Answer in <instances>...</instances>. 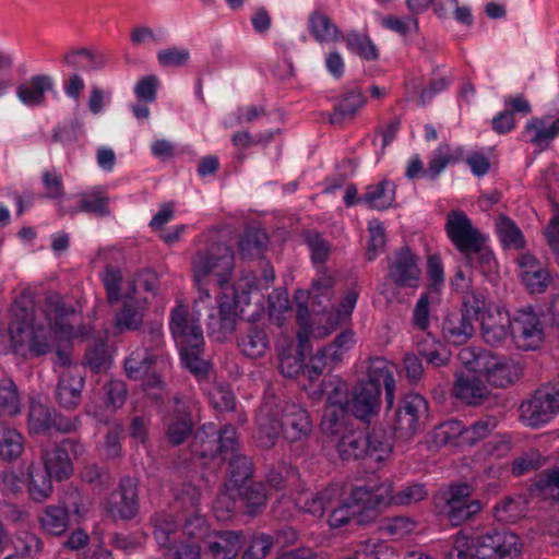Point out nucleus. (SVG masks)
I'll list each match as a JSON object with an SVG mask.
<instances>
[{
	"label": "nucleus",
	"instance_id": "473e14b6",
	"mask_svg": "<svg viewBox=\"0 0 559 559\" xmlns=\"http://www.w3.org/2000/svg\"><path fill=\"white\" fill-rule=\"evenodd\" d=\"M237 343L247 357H262L270 344L265 324L249 323L247 329L238 336Z\"/></svg>",
	"mask_w": 559,
	"mask_h": 559
},
{
	"label": "nucleus",
	"instance_id": "bf43d9fd",
	"mask_svg": "<svg viewBox=\"0 0 559 559\" xmlns=\"http://www.w3.org/2000/svg\"><path fill=\"white\" fill-rule=\"evenodd\" d=\"M497 420L493 417H486L475 420L471 425L464 426L463 445L473 447L477 442L489 437L497 427Z\"/></svg>",
	"mask_w": 559,
	"mask_h": 559
},
{
	"label": "nucleus",
	"instance_id": "b1692460",
	"mask_svg": "<svg viewBox=\"0 0 559 559\" xmlns=\"http://www.w3.org/2000/svg\"><path fill=\"white\" fill-rule=\"evenodd\" d=\"M522 372V367L518 362L491 353L480 376H484L489 384L506 389L514 384L521 378Z\"/></svg>",
	"mask_w": 559,
	"mask_h": 559
},
{
	"label": "nucleus",
	"instance_id": "72a5a7b5",
	"mask_svg": "<svg viewBox=\"0 0 559 559\" xmlns=\"http://www.w3.org/2000/svg\"><path fill=\"white\" fill-rule=\"evenodd\" d=\"M53 87L52 79L47 74L34 75L16 88L17 97L28 106H38L45 102V93Z\"/></svg>",
	"mask_w": 559,
	"mask_h": 559
},
{
	"label": "nucleus",
	"instance_id": "a878e982",
	"mask_svg": "<svg viewBox=\"0 0 559 559\" xmlns=\"http://www.w3.org/2000/svg\"><path fill=\"white\" fill-rule=\"evenodd\" d=\"M453 395L469 406H478L489 400L490 390L478 373L456 374Z\"/></svg>",
	"mask_w": 559,
	"mask_h": 559
},
{
	"label": "nucleus",
	"instance_id": "6ab92c4d",
	"mask_svg": "<svg viewBox=\"0 0 559 559\" xmlns=\"http://www.w3.org/2000/svg\"><path fill=\"white\" fill-rule=\"evenodd\" d=\"M371 488L373 498L379 501L377 504L378 512L390 504L405 506L415 502H419L427 497V491L424 485L412 484L405 488L393 491L392 483L386 479L380 484H372Z\"/></svg>",
	"mask_w": 559,
	"mask_h": 559
},
{
	"label": "nucleus",
	"instance_id": "423d86ee",
	"mask_svg": "<svg viewBox=\"0 0 559 559\" xmlns=\"http://www.w3.org/2000/svg\"><path fill=\"white\" fill-rule=\"evenodd\" d=\"M322 389L326 393V403L321 420L324 433L342 432L348 426V404L350 393L347 383L337 377L322 381Z\"/></svg>",
	"mask_w": 559,
	"mask_h": 559
},
{
	"label": "nucleus",
	"instance_id": "338daca9",
	"mask_svg": "<svg viewBox=\"0 0 559 559\" xmlns=\"http://www.w3.org/2000/svg\"><path fill=\"white\" fill-rule=\"evenodd\" d=\"M14 550L25 559H35L43 550V542L36 534L21 531L16 534Z\"/></svg>",
	"mask_w": 559,
	"mask_h": 559
},
{
	"label": "nucleus",
	"instance_id": "c756f323",
	"mask_svg": "<svg viewBox=\"0 0 559 559\" xmlns=\"http://www.w3.org/2000/svg\"><path fill=\"white\" fill-rule=\"evenodd\" d=\"M78 198L79 201L75 206H66L63 204H59V215L64 216L69 214L73 216L79 212H84L96 217H104L109 215V199L104 192L94 190L91 192L80 193Z\"/></svg>",
	"mask_w": 559,
	"mask_h": 559
},
{
	"label": "nucleus",
	"instance_id": "393cba45",
	"mask_svg": "<svg viewBox=\"0 0 559 559\" xmlns=\"http://www.w3.org/2000/svg\"><path fill=\"white\" fill-rule=\"evenodd\" d=\"M45 316L49 322V329L61 338H70L73 335V319L75 310L72 306L66 305L58 296L46 298Z\"/></svg>",
	"mask_w": 559,
	"mask_h": 559
},
{
	"label": "nucleus",
	"instance_id": "6e6d98bb",
	"mask_svg": "<svg viewBox=\"0 0 559 559\" xmlns=\"http://www.w3.org/2000/svg\"><path fill=\"white\" fill-rule=\"evenodd\" d=\"M496 225L500 240L504 247L514 249L524 248V236L512 219L501 214L498 216Z\"/></svg>",
	"mask_w": 559,
	"mask_h": 559
},
{
	"label": "nucleus",
	"instance_id": "680f3d73",
	"mask_svg": "<svg viewBox=\"0 0 559 559\" xmlns=\"http://www.w3.org/2000/svg\"><path fill=\"white\" fill-rule=\"evenodd\" d=\"M345 41L349 50L367 61H374L379 58L376 45L367 35L352 32L347 35Z\"/></svg>",
	"mask_w": 559,
	"mask_h": 559
},
{
	"label": "nucleus",
	"instance_id": "c9c22d12",
	"mask_svg": "<svg viewBox=\"0 0 559 559\" xmlns=\"http://www.w3.org/2000/svg\"><path fill=\"white\" fill-rule=\"evenodd\" d=\"M61 61L74 70L94 71L105 66L106 58L88 48H75L64 52Z\"/></svg>",
	"mask_w": 559,
	"mask_h": 559
},
{
	"label": "nucleus",
	"instance_id": "3c124183",
	"mask_svg": "<svg viewBox=\"0 0 559 559\" xmlns=\"http://www.w3.org/2000/svg\"><path fill=\"white\" fill-rule=\"evenodd\" d=\"M21 395L12 379L0 380V416H15L21 413Z\"/></svg>",
	"mask_w": 559,
	"mask_h": 559
},
{
	"label": "nucleus",
	"instance_id": "5fc2aeb1",
	"mask_svg": "<svg viewBox=\"0 0 559 559\" xmlns=\"http://www.w3.org/2000/svg\"><path fill=\"white\" fill-rule=\"evenodd\" d=\"M143 321V313L136 305V300L128 297L123 300L122 307L116 314V326L120 331H134L140 328Z\"/></svg>",
	"mask_w": 559,
	"mask_h": 559
},
{
	"label": "nucleus",
	"instance_id": "8fccbe9b",
	"mask_svg": "<svg viewBox=\"0 0 559 559\" xmlns=\"http://www.w3.org/2000/svg\"><path fill=\"white\" fill-rule=\"evenodd\" d=\"M366 103L359 90L349 92L335 107L330 116L332 124H341L345 118H352Z\"/></svg>",
	"mask_w": 559,
	"mask_h": 559
},
{
	"label": "nucleus",
	"instance_id": "69168bd1",
	"mask_svg": "<svg viewBox=\"0 0 559 559\" xmlns=\"http://www.w3.org/2000/svg\"><path fill=\"white\" fill-rule=\"evenodd\" d=\"M491 353L484 348L466 347L460 350L457 357L468 370L480 376L481 371L486 368Z\"/></svg>",
	"mask_w": 559,
	"mask_h": 559
},
{
	"label": "nucleus",
	"instance_id": "9d476101",
	"mask_svg": "<svg viewBox=\"0 0 559 559\" xmlns=\"http://www.w3.org/2000/svg\"><path fill=\"white\" fill-rule=\"evenodd\" d=\"M472 493L473 488L466 483L449 487L442 513L452 526H460L473 520L481 511L483 502L473 498Z\"/></svg>",
	"mask_w": 559,
	"mask_h": 559
},
{
	"label": "nucleus",
	"instance_id": "a19ab883",
	"mask_svg": "<svg viewBox=\"0 0 559 559\" xmlns=\"http://www.w3.org/2000/svg\"><path fill=\"white\" fill-rule=\"evenodd\" d=\"M366 447H368L367 457L377 462L384 461L393 450L392 433L383 427H373L365 432Z\"/></svg>",
	"mask_w": 559,
	"mask_h": 559
},
{
	"label": "nucleus",
	"instance_id": "4468645a",
	"mask_svg": "<svg viewBox=\"0 0 559 559\" xmlns=\"http://www.w3.org/2000/svg\"><path fill=\"white\" fill-rule=\"evenodd\" d=\"M511 336L523 349H535L539 346L544 331L539 318L531 307L515 311L511 323Z\"/></svg>",
	"mask_w": 559,
	"mask_h": 559
},
{
	"label": "nucleus",
	"instance_id": "2eb2a0df",
	"mask_svg": "<svg viewBox=\"0 0 559 559\" xmlns=\"http://www.w3.org/2000/svg\"><path fill=\"white\" fill-rule=\"evenodd\" d=\"M229 492L238 511L246 516L257 518L266 510L270 492L263 481L253 480Z\"/></svg>",
	"mask_w": 559,
	"mask_h": 559
},
{
	"label": "nucleus",
	"instance_id": "f03ea898",
	"mask_svg": "<svg viewBox=\"0 0 559 559\" xmlns=\"http://www.w3.org/2000/svg\"><path fill=\"white\" fill-rule=\"evenodd\" d=\"M384 389L386 408H391L395 399V380L392 367L382 357L369 360L366 379L359 380L350 392L347 409L348 426L353 418L370 424L377 417L381 406V390Z\"/></svg>",
	"mask_w": 559,
	"mask_h": 559
},
{
	"label": "nucleus",
	"instance_id": "4c0bfd02",
	"mask_svg": "<svg viewBox=\"0 0 559 559\" xmlns=\"http://www.w3.org/2000/svg\"><path fill=\"white\" fill-rule=\"evenodd\" d=\"M334 278L325 273L312 280L311 287L305 295L312 299V309L314 312H324L332 306L331 299L334 295Z\"/></svg>",
	"mask_w": 559,
	"mask_h": 559
},
{
	"label": "nucleus",
	"instance_id": "f257e3e1",
	"mask_svg": "<svg viewBox=\"0 0 559 559\" xmlns=\"http://www.w3.org/2000/svg\"><path fill=\"white\" fill-rule=\"evenodd\" d=\"M238 440L233 426H224L218 431L214 425H204L193 436V452L201 459L228 461V479L231 490L240 485L253 481L254 463L251 456L237 452Z\"/></svg>",
	"mask_w": 559,
	"mask_h": 559
},
{
	"label": "nucleus",
	"instance_id": "0e129e2a",
	"mask_svg": "<svg viewBox=\"0 0 559 559\" xmlns=\"http://www.w3.org/2000/svg\"><path fill=\"white\" fill-rule=\"evenodd\" d=\"M355 344L354 332L352 330H344L336 335L334 341L329 345L323 346V353L330 356L332 364H338L343 360L344 354L349 350Z\"/></svg>",
	"mask_w": 559,
	"mask_h": 559
},
{
	"label": "nucleus",
	"instance_id": "603ef678",
	"mask_svg": "<svg viewBox=\"0 0 559 559\" xmlns=\"http://www.w3.org/2000/svg\"><path fill=\"white\" fill-rule=\"evenodd\" d=\"M180 523L183 534L189 539L200 542L202 545L214 535V531L210 530V525L201 511L180 519Z\"/></svg>",
	"mask_w": 559,
	"mask_h": 559
},
{
	"label": "nucleus",
	"instance_id": "39448f33",
	"mask_svg": "<svg viewBox=\"0 0 559 559\" xmlns=\"http://www.w3.org/2000/svg\"><path fill=\"white\" fill-rule=\"evenodd\" d=\"M234 266V250L225 242H213L198 250L192 259L193 276L199 287L209 275H214L217 278L219 287L229 284Z\"/></svg>",
	"mask_w": 559,
	"mask_h": 559
},
{
	"label": "nucleus",
	"instance_id": "412c9836",
	"mask_svg": "<svg viewBox=\"0 0 559 559\" xmlns=\"http://www.w3.org/2000/svg\"><path fill=\"white\" fill-rule=\"evenodd\" d=\"M445 231L460 252L468 250L484 237L479 230L472 225L467 215L459 210L449 212Z\"/></svg>",
	"mask_w": 559,
	"mask_h": 559
},
{
	"label": "nucleus",
	"instance_id": "774afa93",
	"mask_svg": "<svg viewBox=\"0 0 559 559\" xmlns=\"http://www.w3.org/2000/svg\"><path fill=\"white\" fill-rule=\"evenodd\" d=\"M273 545L274 539L271 535L265 533L254 534L241 559H264L270 554Z\"/></svg>",
	"mask_w": 559,
	"mask_h": 559
},
{
	"label": "nucleus",
	"instance_id": "13d9d810",
	"mask_svg": "<svg viewBox=\"0 0 559 559\" xmlns=\"http://www.w3.org/2000/svg\"><path fill=\"white\" fill-rule=\"evenodd\" d=\"M228 287L224 285L222 296L218 304V313L221 328L226 331H233L236 324V318L238 314V305L235 298V293H229Z\"/></svg>",
	"mask_w": 559,
	"mask_h": 559
},
{
	"label": "nucleus",
	"instance_id": "79ce46f5",
	"mask_svg": "<svg viewBox=\"0 0 559 559\" xmlns=\"http://www.w3.org/2000/svg\"><path fill=\"white\" fill-rule=\"evenodd\" d=\"M24 450V438L13 427L0 421V460L13 462Z\"/></svg>",
	"mask_w": 559,
	"mask_h": 559
},
{
	"label": "nucleus",
	"instance_id": "9b49d317",
	"mask_svg": "<svg viewBox=\"0 0 559 559\" xmlns=\"http://www.w3.org/2000/svg\"><path fill=\"white\" fill-rule=\"evenodd\" d=\"M520 418L531 428L548 424L559 413V401L548 383L537 389L531 399L523 401L519 407Z\"/></svg>",
	"mask_w": 559,
	"mask_h": 559
},
{
	"label": "nucleus",
	"instance_id": "4be33fe9",
	"mask_svg": "<svg viewBox=\"0 0 559 559\" xmlns=\"http://www.w3.org/2000/svg\"><path fill=\"white\" fill-rule=\"evenodd\" d=\"M282 433L290 443L301 441L311 433L312 420L309 413L297 404H286L281 415Z\"/></svg>",
	"mask_w": 559,
	"mask_h": 559
},
{
	"label": "nucleus",
	"instance_id": "09e8293b",
	"mask_svg": "<svg viewBox=\"0 0 559 559\" xmlns=\"http://www.w3.org/2000/svg\"><path fill=\"white\" fill-rule=\"evenodd\" d=\"M55 409L40 402H32L28 413V429L33 435H48L51 430V421Z\"/></svg>",
	"mask_w": 559,
	"mask_h": 559
},
{
	"label": "nucleus",
	"instance_id": "ea45409f",
	"mask_svg": "<svg viewBox=\"0 0 559 559\" xmlns=\"http://www.w3.org/2000/svg\"><path fill=\"white\" fill-rule=\"evenodd\" d=\"M462 253L466 263L471 267L478 270L481 274H490L497 267L496 258L492 250L486 245L485 236L476 245Z\"/></svg>",
	"mask_w": 559,
	"mask_h": 559
},
{
	"label": "nucleus",
	"instance_id": "dca6fc26",
	"mask_svg": "<svg viewBox=\"0 0 559 559\" xmlns=\"http://www.w3.org/2000/svg\"><path fill=\"white\" fill-rule=\"evenodd\" d=\"M173 402V413L164 418V438L171 447H178L192 435L194 421L180 395H175Z\"/></svg>",
	"mask_w": 559,
	"mask_h": 559
},
{
	"label": "nucleus",
	"instance_id": "052dcab7",
	"mask_svg": "<svg viewBox=\"0 0 559 559\" xmlns=\"http://www.w3.org/2000/svg\"><path fill=\"white\" fill-rule=\"evenodd\" d=\"M304 241L311 251V259L314 263H324L331 253V243L323 238L322 234L314 229H307L301 233Z\"/></svg>",
	"mask_w": 559,
	"mask_h": 559
},
{
	"label": "nucleus",
	"instance_id": "de8ad7c7",
	"mask_svg": "<svg viewBox=\"0 0 559 559\" xmlns=\"http://www.w3.org/2000/svg\"><path fill=\"white\" fill-rule=\"evenodd\" d=\"M157 357L146 348H139L131 353L124 361V370L129 379L140 380L145 377L156 362Z\"/></svg>",
	"mask_w": 559,
	"mask_h": 559
},
{
	"label": "nucleus",
	"instance_id": "4d7b16f0",
	"mask_svg": "<svg viewBox=\"0 0 559 559\" xmlns=\"http://www.w3.org/2000/svg\"><path fill=\"white\" fill-rule=\"evenodd\" d=\"M461 311L473 321H480L483 317L488 314L486 297L481 290L472 288L461 295Z\"/></svg>",
	"mask_w": 559,
	"mask_h": 559
},
{
	"label": "nucleus",
	"instance_id": "f704fd0d",
	"mask_svg": "<svg viewBox=\"0 0 559 559\" xmlns=\"http://www.w3.org/2000/svg\"><path fill=\"white\" fill-rule=\"evenodd\" d=\"M395 198V185L390 180H381L377 185L367 187V191L358 198V202H364L370 209L386 210Z\"/></svg>",
	"mask_w": 559,
	"mask_h": 559
},
{
	"label": "nucleus",
	"instance_id": "c85d7f7f",
	"mask_svg": "<svg viewBox=\"0 0 559 559\" xmlns=\"http://www.w3.org/2000/svg\"><path fill=\"white\" fill-rule=\"evenodd\" d=\"M443 338L453 345H463L474 335L473 320L460 311H449L441 323Z\"/></svg>",
	"mask_w": 559,
	"mask_h": 559
},
{
	"label": "nucleus",
	"instance_id": "a18cd8bd",
	"mask_svg": "<svg viewBox=\"0 0 559 559\" xmlns=\"http://www.w3.org/2000/svg\"><path fill=\"white\" fill-rule=\"evenodd\" d=\"M498 317L499 320L488 313L479 321L483 337L490 345H498L511 335L512 320L501 317V313H498Z\"/></svg>",
	"mask_w": 559,
	"mask_h": 559
},
{
	"label": "nucleus",
	"instance_id": "49530a36",
	"mask_svg": "<svg viewBox=\"0 0 559 559\" xmlns=\"http://www.w3.org/2000/svg\"><path fill=\"white\" fill-rule=\"evenodd\" d=\"M151 523L154 528L153 535L158 545L165 548H170V536L176 533L180 523L177 515L165 511H158L152 515Z\"/></svg>",
	"mask_w": 559,
	"mask_h": 559
},
{
	"label": "nucleus",
	"instance_id": "1a4fd4ad",
	"mask_svg": "<svg viewBox=\"0 0 559 559\" xmlns=\"http://www.w3.org/2000/svg\"><path fill=\"white\" fill-rule=\"evenodd\" d=\"M427 417V400L418 393L407 394L395 411L392 431L396 438L408 440L423 428Z\"/></svg>",
	"mask_w": 559,
	"mask_h": 559
},
{
	"label": "nucleus",
	"instance_id": "7c9ffc66",
	"mask_svg": "<svg viewBox=\"0 0 559 559\" xmlns=\"http://www.w3.org/2000/svg\"><path fill=\"white\" fill-rule=\"evenodd\" d=\"M180 359L183 367L198 380L209 378L212 362L205 350V341L190 344L179 348Z\"/></svg>",
	"mask_w": 559,
	"mask_h": 559
},
{
	"label": "nucleus",
	"instance_id": "864d4df0",
	"mask_svg": "<svg viewBox=\"0 0 559 559\" xmlns=\"http://www.w3.org/2000/svg\"><path fill=\"white\" fill-rule=\"evenodd\" d=\"M53 476L45 469H34L29 473L28 492L33 501L43 502L47 500L53 490Z\"/></svg>",
	"mask_w": 559,
	"mask_h": 559
},
{
	"label": "nucleus",
	"instance_id": "58836bf2",
	"mask_svg": "<svg viewBox=\"0 0 559 559\" xmlns=\"http://www.w3.org/2000/svg\"><path fill=\"white\" fill-rule=\"evenodd\" d=\"M310 34L319 43H335L343 38L340 28L323 12L316 10L309 15Z\"/></svg>",
	"mask_w": 559,
	"mask_h": 559
},
{
	"label": "nucleus",
	"instance_id": "cd10ccee",
	"mask_svg": "<svg viewBox=\"0 0 559 559\" xmlns=\"http://www.w3.org/2000/svg\"><path fill=\"white\" fill-rule=\"evenodd\" d=\"M254 439L262 450H270L276 444L282 432V421L269 405H263L257 415Z\"/></svg>",
	"mask_w": 559,
	"mask_h": 559
},
{
	"label": "nucleus",
	"instance_id": "37998d69",
	"mask_svg": "<svg viewBox=\"0 0 559 559\" xmlns=\"http://www.w3.org/2000/svg\"><path fill=\"white\" fill-rule=\"evenodd\" d=\"M266 233L258 227H247L238 241V251L242 259H254L262 255L266 243Z\"/></svg>",
	"mask_w": 559,
	"mask_h": 559
},
{
	"label": "nucleus",
	"instance_id": "a211bd4d",
	"mask_svg": "<svg viewBox=\"0 0 559 559\" xmlns=\"http://www.w3.org/2000/svg\"><path fill=\"white\" fill-rule=\"evenodd\" d=\"M247 539L240 531H214L203 544L202 559H236Z\"/></svg>",
	"mask_w": 559,
	"mask_h": 559
},
{
	"label": "nucleus",
	"instance_id": "f8f14e48",
	"mask_svg": "<svg viewBox=\"0 0 559 559\" xmlns=\"http://www.w3.org/2000/svg\"><path fill=\"white\" fill-rule=\"evenodd\" d=\"M81 500L79 491L72 489L68 500L45 507L38 516L40 528L51 536L64 535L70 525V513L79 514Z\"/></svg>",
	"mask_w": 559,
	"mask_h": 559
},
{
	"label": "nucleus",
	"instance_id": "2f4dec72",
	"mask_svg": "<svg viewBox=\"0 0 559 559\" xmlns=\"http://www.w3.org/2000/svg\"><path fill=\"white\" fill-rule=\"evenodd\" d=\"M350 427L352 426H347L342 432H338L340 439L336 444V450L343 461H357L368 455L365 432ZM333 436H337V433Z\"/></svg>",
	"mask_w": 559,
	"mask_h": 559
},
{
	"label": "nucleus",
	"instance_id": "6e6552de",
	"mask_svg": "<svg viewBox=\"0 0 559 559\" xmlns=\"http://www.w3.org/2000/svg\"><path fill=\"white\" fill-rule=\"evenodd\" d=\"M85 453L79 438H64L61 442L41 451L45 471L58 481L68 479L74 472L73 460Z\"/></svg>",
	"mask_w": 559,
	"mask_h": 559
},
{
	"label": "nucleus",
	"instance_id": "aec40b11",
	"mask_svg": "<svg viewBox=\"0 0 559 559\" xmlns=\"http://www.w3.org/2000/svg\"><path fill=\"white\" fill-rule=\"evenodd\" d=\"M169 328L179 348L204 340L199 320L186 306L179 305L171 310Z\"/></svg>",
	"mask_w": 559,
	"mask_h": 559
},
{
	"label": "nucleus",
	"instance_id": "0eeeda50",
	"mask_svg": "<svg viewBox=\"0 0 559 559\" xmlns=\"http://www.w3.org/2000/svg\"><path fill=\"white\" fill-rule=\"evenodd\" d=\"M472 547L477 559H518L524 544L515 533L493 528L473 537Z\"/></svg>",
	"mask_w": 559,
	"mask_h": 559
},
{
	"label": "nucleus",
	"instance_id": "5701e85b",
	"mask_svg": "<svg viewBox=\"0 0 559 559\" xmlns=\"http://www.w3.org/2000/svg\"><path fill=\"white\" fill-rule=\"evenodd\" d=\"M311 350L312 346L308 338V332L306 330L298 331L297 344L284 348L278 355L280 372L287 378H294L299 373H304L305 361Z\"/></svg>",
	"mask_w": 559,
	"mask_h": 559
},
{
	"label": "nucleus",
	"instance_id": "e2e57ef3",
	"mask_svg": "<svg viewBox=\"0 0 559 559\" xmlns=\"http://www.w3.org/2000/svg\"><path fill=\"white\" fill-rule=\"evenodd\" d=\"M465 424L459 419H449L436 428V438L443 444L463 447Z\"/></svg>",
	"mask_w": 559,
	"mask_h": 559
},
{
	"label": "nucleus",
	"instance_id": "bb28decb",
	"mask_svg": "<svg viewBox=\"0 0 559 559\" xmlns=\"http://www.w3.org/2000/svg\"><path fill=\"white\" fill-rule=\"evenodd\" d=\"M85 378L78 370L63 372L55 391L59 406L68 411L75 409L81 402Z\"/></svg>",
	"mask_w": 559,
	"mask_h": 559
},
{
	"label": "nucleus",
	"instance_id": "e433bc0d",
	"mask_svg": "<svg viewBox=\"0 0 559 559\" xmlns=\"http://www.w3.org/2000/svg\"><path fill=\"white\" fill-rule=\"evenodd\" d=\"M199 500L200 492L198 488L191 484H183L174 491L171 510L177 515L178 520L191 516V514L201 511Z\"/></svg>",
	"mask_w": 559,
	"mask_h": 559
},
{
	"label": "nucleus",
	"instance_id": "ddd939ff",
	"mask_svg": "<svg viewBox=\"0 0 559 559\" xmlns=\"http://www.w3.org/2000/svg\"><path fill=\"white\" fill-rule=\"evenodd\" d=\"M139 509V481L133 477H123L110 493L107 510L115 520L131 521L138 515Z\"/></svg>",
	"mask_w": 559,
	"mask_h": 559
},
{
	"label": "nucleus",
	"instance_id": "7ed1b4c3",
	"mask_svg": "<svg viewBox=\"0 0 559 559\" xmlns=\"http://www.w3.org/2000/svg\"><path fill=\"white\" fill-rule=\"evenodd\" d=\"M9 333L15 347L28 345L34 356L50 352L49 336L51 330L43 324L36 325L34 300L28 295H21L11 307Z\"/></svg>",
	"mask_w": 559,
	"mask_h": 559
},
{
	"label": "nucleus",
	"instance_id": "20e7f679",
	"mask_svg": "<svg viewBox=\"0 0 559 559\" xmlns=\"http://www.w3.org/2000/svg\"><path fill=\"white\" fill-rule=\"evenodd\" d=\"M378 503L379 501L373 498L371 483L354 487L349 496L332 509L329 524L334 528L366 526L378 518Z\"/></svg>",
	"mask_w": 559,
	"mask_h": 559
},
{
	"label": "nucleus",
	"instance_id": "f3484780",
	"mask_svg": "<svg viewBox=\"0 0 559 559\" xmlns=\"http://www.w3.org/2000/svg\"><path fill=\"white\" fill-rule=\"evenodd\" d=\"M418 258L409 247L400 248L389 262L388 278L397 287L415 288L419 284Z\"/></svg>",
	"mask_w": 559,
	"mask_h": 559
},
{
	"label": "nucleus",
	"instance_id": "c03bdc74",
	"mask_svg": "<svg viewBox=\"0 0 559 559\" xmlns=\"http://www.w3.org/2000/svg\"><path fill=\"white\" fill-rule=\"evenodd\" d=\"M524 133L533 134L528 141L540 150H546L559 135V117L549 127L546 126L545 119L533 117L526 123Z\"/></svg>",
	"mask_w": 559,
	"mask_h": 559
}]
</instances>
